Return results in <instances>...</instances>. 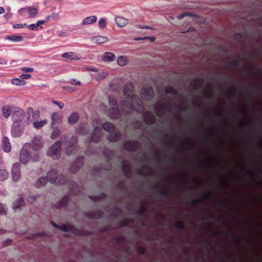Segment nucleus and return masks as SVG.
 I'll return each mask as SVG.
<instances>
[{"instance_id": "4c0bfd02", "label": "nucleus", "mask_w": 262, "mask_h": 262, "mask_svg": "<svg viewBox=\"0 0 262 262\" xmlns=\"http://www.w3.org/2000/svg\"><path fill=\"white\" fill-rule=\"evenodd\" d=\"M46 22H47V20H39L37 21L36 26L39 27L40 25L44 24Z\"/></svg>"}, {"instance_id": "f03ea898", "label": "nucleus", "mask_w": 262, "mask_h": 262, "mask_svg": "<svg viewBox=\"0 0 262 262\" xmlns=\"http://www.w3.org/2000/svg\"><path fill=\"white\" fill-rule=\"evenodd\" d=\"M60 144L58 142H56L53 145L48 151V154L49 156L54 159L57 158L59 156Z\"/></svg>"}, {"instance_id": "ea45409f", "label": "nucleus", "mask_w": 262, "mask_h": 262, "mask_svg": "<svg viewBox=\"0 0 262 262\" xmlns=\"http://www.w3.org/2000/svg\"><path fill=\"white\" fill-rule=\"evenodd\" d=\"M51 18H55V15L53 14L48 15L46 17L45 20H47V21L48 20H50Z\"/></svg>"}, {"instance_id": "79ce46f5", "label": "nucleus", "mask_w": 262, "mask_h": 262, "mask_svg": "<svg viewBox=\"0 0 262 262\" xmlns=\"http://www.w3.org/2000/svg\"><path fill=\"white\" fill-rule=\"evenodd\" d=\"M41 147V144L39 142H38L37 146L34 145L33 148L35 149H38L40 148Z\"/></svg>"}, {"instance_id": "c85d7f7f", "label": "nucleus", "mask_w": 262, "mask_h": 262, "mask_svg": "<svg viewBox=\"0 0 262 262\" xmlns=\"http://www.w3.org/2000/svg\"><path fill=\"white\" fill-rule=\"evenodd\" d=\"M186 16H192V14L191 13H183L182 14H179L178 16V18L179 19H183V18H184Z\"/></svg>"}, {"instance_id": "a18cd8bd", "label": "nucleus", "mask_w": 262, "mask_h": 262, "mask_svg": "<svg viewBox=\"0 0 262 262\" xmlns=\"http://www.w3.org/2000/svg\"><path fill=\"white\" fill-rule=\"evenodd\" d=\"M191 82H205V81L202 79H198L194 80L193 81H192Z\"/></svg>"}, {"instance_id": "7c9ffc66", "label": "nucleus", "mask_w": 262, "mask_h": 262, "mask_svg": "<svg viewBox=\"0 0 262 262\" xmlns=\"http://www.w3.org/2000/svg\"><path fill=\"white\" fill-rule=\"evenodd\" d=\"M25 26H27L26 24H17L14 25L13 26V28L14 29H18V28H23L25 27Z\"/></svg>"}, {"instance_id": "4d7b16f0", "label": "nucleus", "mask_w": 262, "mask_h": 262, "mask_svg": "<svg viewBox=\"0 0 262 262\" xmlns=\"http://www.w3.org/2000/svg\"><path fill=\"white\" fill-rule=\"evenodd\" d=\"M141 38H136V40H141Z\"/></svg>"}, {"instance_id": "4be33fe9", "label": "nucleus", "mask_w": 262, "mask_h": 262, "mask_svg": "<svg viewBox=\"0 0 262 262\" xmlns=\"http://www.w3.org/2000/svg\"><path fill=\"white\" fill-rule=\"evenodd\" d=\"M98 24L99 27L101 29L105 28L106 27L107 24L106 19L104 17L101 18L98 21Z\"/></svg>"}, {"instance_id": "423d86ee", "label": "nucleus", "mask_w": 262, "mask_h": 262, "mask_svg": "<svg viewBox=\"0 0 262 262\" xmlns=\"http://www.w3.org/2000/svg\"><path fill=\"white\" fill-rule=\"evenodd\" d=\"M20 167L17 164H14L12 169V178L14 181H17L20 178Z\"/></svg>"}, {"instance_id": "7ed1b4c3", "label": "nucleus", "mask_w": 262, "mask_h": 262, "mask_svg": "<svg viewBox=\"0 0 262 262\" xmlns=\"http://www.w3.org/2000/svg\"><path fill=\"white\" fill-rule=\"evenodd\" d=\"M25 118V113L23 110L18 109L12 113V118L15 123L21 121Z\"/></svg>"}, {"instance_id": "aec40b11", "label": "nucleus", "mask_w": 262, "mask_h": 262, "mask_svg": "<svg viewBox=\"0 0 262 262\" xmlns=\"http://www.w3.org/2000/svg\"><path fill=\"white\" fill-rule=\"evenodd\" d=\"M9 177V173L5 169H0V181H4Z\"/></svg>"}, {"instance_id": "8fccbe9b", "label": "nucleus", "mask_w": 262, "mask_h": 262, "mask_svg": "<svg viewBox=\"0 0 262 262\" xmlns=\"http://www.w3.org/2000/svg\"><path fill=\"white\" fill-rule=\"evenodd\" d=\"M71 82H80L79 81H76L75 79H72Z\"/></svg>"}, {"instance_id": "5fc2aeb1", "label": "nucleus", "mask_w": 262, "mask_h": 262, "mask_svg": "<svg viewBox=\"0 0 262 262\" xmlns=\"http://www.w3.org/2000/svg\"><path fill=\"white\" fill-rule=\"evenodd\" d=\"M5 17L6 18H7V19L9 18V16H8V15H7V14L5 15Z\"/></svg>"}, {"instance_id": "2eb2a0df", "label": "nucleus", "mask_w": 262, "mask_h": 262, "mask_svg": "<svg viewBox=\"0 0 262 262\" xmlns=\"http://www.w3.org/2000/svg\"><path fill=\"white\" fill-rule=\"evenodd\" d=\"M23 205H24V201L22 199L19 198L18 199L16 200L13 203L12 207L14 210H16L17 209L22 207Z\"/></svg>"}, {"instance_id": "864d4df0", "label": "nucleus", "mask_w": 262, "mask_h": 262, "mask_svg": "<svg viewBox=\"0 0 262 262\" xmlns=\"http://www.w3.org/2000/svg\"><path fill=\"white\" fill-rule=\"evenodd\" d=\"M92 140L93 141H94V142H97V139H94V138H93L92 139Z\"/></svg>"}, {"instance_id": "a19ab883", "label": "nucleus", "mask_w": 262, "mask_h": 262, "mask_svg": "<svg viewBox=\"0 0 262 262\" xmlns=\"http://www.w3.org/2000/svg\"><path fill=\"white\" fill-rule=\"evenodd\" d=\"M11 82H14V81H17V82H25L23 80H20L19 78H13L10 80Z\"/></svg>"}, {"instance_id": "f3484780", "label": "nucleus", "mask_w": 262, "mask_h": 262, "mask_svg": "<svg viewBox=\"0 0 262 262\" xmlns=\"http://www.w3.org/2000/svg\"><path fill=\"white\" fill-rule=\"evenodd\" d=\"M127 60L125 56H121L117 59V63L120 66H124L127 63Z\"/></svg>"}, {"instance_id": "dca6fc26", "label": "nucleus", "mask_w": 262, "mask_h": 262, "mask_svg": "<svg viewBox=\"0 0 262 262\" xmlns=\"http://www.w3.org/2000/svg\"><path fill=\"white\" fill-rule=\"evenodd\" d=\"M3 148L5 152H8L11 150V145L7 138L5 137L3 140Z\"/></svg>"}, {"instance_id": "4468645a", "label": "nucleus", "mask_w": 262, "mask_h": 262, "mask_svg": "<svg viewBox=\"0 0 262 262\" xmlns=\"http://www.w3.org/2000/svg\"><path fill=\"white\" fill-rule=\"evenodd\" d=\"M108 40L107 38L103 36H98L93 37L92 39V41L93 42L101 44L106 42Z\"/></svg>"}, {"instance_id": "f8f14e48", "label": "nucleus", "mask_w": 262, "mask_h": 262, "mask_svg": "<svg viewBox=\"0 0 262 262\" xmlns=\"http://www.w3.org/2000/svg\"><path fill=\"white\" fill-rule=\"evenodd\" d=\"M30 159V156L28 152L25 150H21L20 156V160L23 163H26Z\"/></svg>"}, {"instance_id": "0eeeda50", "label": "nucleus", "mask_w": 262, "mask_h": 262, "mask_svg": "<svg viewBox=\"0 0 262 262\" xmlns=\"http://www.w3.org/2000/svg\"><path fill=\"white\" fill-rule=\"evenodd\" d=\"M108 76V73L106 72H98V70L92 75V76L97 81L102 80Z\"/></svg>"}, {"instance_id": "393cba45", "label": "nucleus", "mask_w": 262, "mask_h": 262, "mask_svg": "<svg viewBox=\"0 0 262 262\" xmlns=\"http://www.w3.org/2000/svg\"><path fill=\"white\" fill-rule=\"evenodd\" d=\"M52 119L54 122H57L61 120V116L58 113H54L52 115Z\"/></svg>"}, {"instance_id": "2f4dec72", "label": "nucleus", "mask_w": 262, "mask_h": 262, "mask_svg": "<svg viewBox=\"0 0 262 262\" xmlns=\"http://www.w3.org/2000/svg\"><path fill=\"white\" fill-rule=\"evenodd\" d=\"M59 133H60V132L59 130V129H58L57 128L55 129L54 130L53 134H52V136H51L52 138H56L57 136L59 135Z\"/></svg>"}, {"instance_id": "e433bc0d", "label": "nucleus", "mask_w": 262, "mask_h": 262, "mask_svg": "<svg viewBox=\"0 0 262 262\" xmlns=\"http://www.w3.org/2000/svg\"><path fill=\"white\" fill-rule=\"evenodd\" d=\"M53 103L57 105L60 109H62L64 107V104L63 103H59L56 101H54Z\"/></svg>"}, {"instance_id": "58836bf2", "label": "nucleus", "mask_w": 262, "mask_h": 262, "mask_svg": "<svg viewBox=\"0 0 262 262\" xmlns=\"http://www.w3.org/2000/svg\"><path fill=\"white\" fill-rule=\"evenodd\" d=\"M17 126L16 124H13V128H12V132H13V134H14V136H16L17 135V133H16V129H15V127Z\"/></svg>"}, {"instance_id": "412c9836", "label": "nucleus", "mask_w": 262, "mask_h": 262, "mask_svg": "<svg viewBox=\"0 0 262 262\" xmlns=\"http://www.w3.org/2000/svg\"><path fill=\"white\" fill-rule=\"evenodd\" d=\"M47 180L45 178H41L38 180L36 183V186L37 187H40L45 186L47 183Z\"/></svg>"}, {"instance_id": "49530a36", "label": "nucleus", "mask_w": 262, "mask_h": 262, "mask_svg": "<svg viewBox=\"0 0 262 262\" xmlns=\"http://www.w3.org/2000/svg\"><path fill=\"white\" fill-rule=\"evenodd\" d=\"M4 12L5 9L2 7H0V14H3Z\"/></svg>"}, {"instance_id": "39448f33", "label": "nucleus", "mask_w": 262, "mask_h": 262, "mask_svg": "<svg viewBox=\"0 0 262 262\" xmlns=\"http://www.w3.org/2000/svg\"><path fill=\"white\" fill-rule=\"evenodd\" d=\"M27 10L29 14V18L35 17L38 13V10L36 8L33 7H28L24 8H21L19 10V13H23V12Z\"/></svg>"}, {"instance_id": "72a5a7b5", "label": "nucleus", "mask_w": 262, "mask_h": 262, "mask_svg": "<svg viewBox=\"0 0 262 262\" xmlns=\"http://www.w3.org/2000/svg\"><path fill=\"white\" fill-rule=\"evenodd\" d=\"M31 75L29 74H23L20 75V78L23 80L24 79H27L31 77Z\"/></svg>"}, {"instance_id": "6ab92c4d", "label": "nucleus", "mask_w": 262, "mask_h": 262, "mask_svg": "<svg viewBox=\"0 0 262 262\" xmlns=\"http://www.w3.org/2000/svg\"><path fill=\"white\" fill-rule=\"evenodd\" d=\"M47 123V121L46 120H43L42 121H37L33 123V126L35 128L38 129L45 125Z\"/></svg>"}, {"instance_id": "6e6552de", "label": "nucleus", "mask_w": 262, "mask_h": 262, "mask_svg": "<svg viewBox=\"0 0 262 262\" xmlns=\"http://www.w3.org/2000/svg\"><path fill=\"white\" fill-rule=\"evenodd\" d=\"M102 59L104 61L111 62L115 59V55L112 52H106L102 56Z\"/></svg>"}, {"instance_id": "bb28decb", "label": "nucleus", "mask_w": 262, "mask_h": 262, "mask_svg": "<svg viewBox=\"0 0 262 262\" xmlns=\"http://www.w3.org/2000/svg\"><path fill=\"white\" fill-rule=\"evenodd\" d=\"M48 177L49 179L51 182H53L55 181L56 174L54 172L51 171L48 173Z\"/></svg>"}, {"instance_id": "9d476101", "label": "nucleus", "mask_w": 262, "mask_h": 262, "mask_svg": "<svg viewBox=\"0 0 262 262\" xmlns=\"http://www.w3.org/2000/svg\"><path fill=\"white\" fill-rule=\"evenodd\" d=\"M6 39L14 42H18L23 41V37L19 35H8L6 37Z\"/></svg>"}, {"instance_id": "20e7f679", "label": "nucleus", "mask_w": 262, "mask_h": 262, "mask_svg": "<svg viewBox=\"0 0 262 262\" xmlns=\"http://www.w3.org/2000/svg\"><path fill=\"white\" fill-rule=\"evenodd\" d=\"M80 83H63L61 88L66 91L72 92L78 89Z\"/></svg>"}, {"instance_id": "cd10ccee", "label": "nucleus", "mask_w": 262, "mask_h": 262, "mask_svg": "<svg viewBox=\"0 0 262 262\" xmlns=\"http://www.w3.org/2000/svg\"><path fill=\"white\" fill-rule=\"evenodd\" d=\"M7 213L6 209L4 204L0 203V214L5 215Z\"/></svg>"}, {"instance_id": "37998d69", "label": "nucleus", "mask_w": 262, "mask_h": 262, "mask_svg": "<svg viewBox=\"0 0 262 262\" xmlns=\"http://www.w3.org/2000/svg\"><path fill=\"white\" fill-rule=\"evenodd\" d=\"M242 33L240 32H236L235 34V38H236L237 37H242Z\"/></svg>"}, {"instance_id": "1a4fd4ad", "label": "nucleus", "mask_w": 262, "mask_h": 262, "mask_svg": "<svg viewBox=\"0 0 262 262\" xmlns=\"http://www.w3.org/2000/svg\"><path fill=\"white\" fill-rule=\"evenodd\" d=\"M97 20V17L96 16L92 15L84 18L82 20V24L83 25H88L95 23L96 22Z\"/></svg>"}, {"instance_id": "473e14b6", "label": "nucleus", "mask_w": 262, "mask_h": 262, "mask_svg": "<svg viewBox=\"0 0 262 262\" xmlns=\"http://www.w3.org/2000/svg\"><path fill=\"white\" fill-rule=\"evenodd\" d=\"M84 69L88 71H94L95 73L97 70L96 69L93 68V67L87 66L84 67Z\"/></svg>"}, {"instance_id": "c756f323", "label": "nucleus", "mask_w": 262, "mask_h": 262, "mask_svg": "<svg viewBox=\"0 0 262 262\" xmlns=\"http://www.w3.org/2000/svg\"><path fill=\"white\" fill-rule=\"evenodd\" d=\"M38 26H36V24H32L27 26V28L31 30H37Z\"/></svg>"}, {"instance_id": "a211bd4d", "label": "nucleus", "mask_w": 262, "mask_h": 262, "mask_svg": "<svg viewBox=\"0 0 262 262\" xmlns=\"http://www.w3.org/2000/svg\"><path fill=\"white\" fill-rule=\"evenodd\" d=\"M79 116L77 114L73 113L70 115L69 118V122L71 124H74L78 121Z\"/></svg>"}, {"instance_id": "c9c22d12", "label": "nucleus", "mask_w": 262, "mask_h": 262, "mask_svg": "<svg viewBox=\"0 0 262 262\" xmlns=\"http://www.w3.org/2000/svg\"><path fill=\"white\" fill-rule=\"evenodd\" d=\"M27 113L29 114V116H28V118L29 119L31 115H32L33 114V113H34L33 110V108L32 107H28L27 108Z\"/></svg>"}, {"instance_id": "09e8293b", "label": "nucleus", "mask_w": 262, "mask_h": 262, "mask_svg": "<svg viewBox=\"0 0 262 262\" xmlns=\"http://www.w3.org/2000/svg\"><path fill=\"white\" fill-rule=\"evenodd\" d=\"M108 139H109L110 141H116V139H111V137H108Z\"/></svg>"}, {"instance_id": "a878e982", "label": "nucleus", "mask_w": 262, "mask_h": 262, "mask_svg": "<svg viewBox=\"0 0 262 262\" xmlns=\"http://www.w3.org/2000/svg\"><path fill=\"white\" fill-rule=\"evenodd\" d=\"M103 128L105 130L108 132L113 131L114 129V125L109 123H106L103 125Z\"/></svg>"}, {"instance_id": "603ef678", "label": "nucleus", "mask_w": 262, "mask_h": 262, "mask_svg": "<svg viewBox=\"0 0 262 262\" xmlns=\"http://www.w3.org/2000/svg\"><path fill=\"white\" fill-rule=\"evenodd\" d=\"M15 84H16V85H17V86H18V85H21V83L17 82V83H15Z\"/></svg>"}, {"instance_id": "9b49d317", "label": "nucleus", "mask_w": 262, "mask_h": 262, "mask_svg": "<svg viewBox=\"0 0 262 262\" xmlns=\"http://www.w3.org/2000/svg\"><path fill=\"white\" fill-rule=\"evenodd\" d=\"M64 58L70 59L72 60H77L80 59L78 55L74 54L73 52L64 53L62 55Z\"/></svg>"}, {"instance_id": "6e6d98bb", "label": "nucleus", "mask_w": 262, "mask_h": 262, "mask_svg": "<svg viewBox=\"0 0 262 262\" xmlns=\"http://www.w3.org/2000/svg\"><path fill=\"white\" fill-rule=\"evenodd\" d=\"M97 132V128H96L95 129V133H96Z\"/></svg>"}, {"instance_id": "ddd939ff", "label": "nucleus", "mask_w": 262, "mask_h": 262, "mask_svg": "<svg viewBox=\"0 0 262 262\" xmlns=\"http://www.w3.org/2000/svg\"><path fill=\"white\" fill-rule=\"evenodd\" d=\"M115 21L119 27H124L128 23V20L122 17H117L115 18Z\"/></svg>"}, {"instance_id": "f257e3e1", "label": "nucleus", "mask_w": 262, "mask_h": 262, "mask_svg": "<svg viewBox=\"0 0 262 262\" xmlns=\"http://www.w3.org/2000/svg\"><path fill=\"white\" fill-rule=\"evenodd\" d=\"M228 68L233 72L239 73L246 71L253 74L258 73H262V67H258L257 66L246 62L242 65L240 60H234L227 63Z\"/></svg>"}, {"instance_id": "de8ad7c7", "label": "nucleus", "mask_w": 262, "mask_h": 262, "mask_svg": "<svg viewBox=\"0 0 262 262\" xmlns=\"http://www.w3.org/2000/svg\"><path fill=\"white\" fill-rule=\"evenodd\" d=\"M144 38H150L151 41H154L155 40V38L154 37H146Z\"/></svg>"}, {"instance_id": "c03bdc74", "label": "nucleus", "mask_w": 262, "mask_h": 262, "mask_svg": "<svg viewBox=\"0 0 262 262\" xmlns=\"http://www.w3.org/2000/svg\"><path fill=\"white\" fill-rule=\"evenodd\" d=\"M139 28L141 29H150V28L147 26H140L139 27Z\"/></svg>"}, {"instance_id": "b1692460", "label": "nucleus", "mask_w": 262, "mask_h": 262, "mask_svg": "<svg viewBox=\"0 0 262 262\" xmlns=\"http://www.w3.org/2000/svg\"><path fill=\"white\" fill-rule=\"evenodd\" d=\"M11 113L10 108L7 106L4 107L3 108V114L5 117H8Z\"/></svg>"}, {"instance_id": "5701e85b", "label": "nucleus", "mask_w": 262, "mask_h": 262, "mask_svg": "<svg viewBox=\"0 0 262 262\" xmlns=\"http://www.w3.org/2000/svg\"><path fill=\"white\" fill-rule=\"evenodd\" d=\"M53 225L55 227H57L58 228L60 229V230H62L63 231H67L71 230H72V227L71 226H68V225H62L61 226H58L57 225H56L55 224H53Z\"/></svg>"}, {"instance_id": "f704fd0d", "label": "nucleus", "mask_w": 262, "mask_h": 262, "mask_svg": "<svg viewBox=\"0 0 262 262\" xmlns=\"http://www.w3.org/2000/svg\"><path fill=\"white\" fill-rule=\"evenodd\" d=\"M22 71L25 72H33L34 71V69L32 68H27L24 67L21 69Z\"/></svg>"}, {"instance_id": "3c124183", "label": "nucleus", "mask_w": 262, "mask_h": 262, "mask_svg": "<svg viewBox=\"0 0 262 262\" xmlns=\"http://www.w3.org/2000/svg\"><path fill=\"white\" fill-rule=\"evenodd\" d=\"M223 82H228V81H223ZM230 82H237L236 81H231ZM253 82H261L260 81H254Z\"/></svg>"}]
</instances>
